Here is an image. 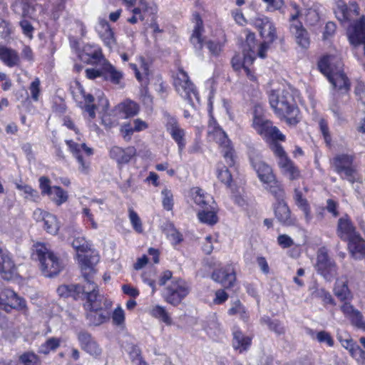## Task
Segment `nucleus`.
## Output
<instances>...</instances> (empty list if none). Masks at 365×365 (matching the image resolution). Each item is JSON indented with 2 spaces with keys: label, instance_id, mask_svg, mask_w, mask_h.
Segmentation results:
<instances>
[{
  "label": "nucleus",
  "instance_id": "f3484780",
  "mask_svg": "<svg viewBox=\"0 0 365 365\" xmlns=\"http://www.w3.org/2000/svg\"><path fill=\"white\" fill-rule=\"evenodd\" d=\"M81 58L88 64L101 66L106 59L101 48L96 45L86 44L83 46Z\"/></svg>",
  "mask_w": 365,
  "mask_h": 365
},
{
  "label": "nucleus",
  "instance_id": "2eb2a0df",
  "mask_svg": "<svg viewBox=\"0 0 365 365\" xmlns=\"http://www.w3.org/2000/svg\"><path fill=\"white\" fill-rule=\"evenodd\" d=\"M274 214L277 221L283 226H293L296 224V217L292 216L291 210L285 201L273 204Z\"/></svg>",
  "mask_w": 365,
  "mask_h": 365
},
{
  "label": "nucleus",
  "instance_id": "09e8293b",
  "mask_svg": "<svg viewBox=\"0 0 365 365\" xmlns=\"http://www.w3.org/2000/svg\"><path fill=\"white\" fill-rule=\"evenodd\" d=\"M73 247L78 252H86L91 250V245L83 237H76L72 242Z\"/></svg>",
  "mask_w": 365,
  "mask_h": 365
},
{
  "label": "nucleus",
  "instance_id": "a19ab883",
  "mask_svg": "<svg viewBox=\"0 0 365 365\" xmlns=\"http://www.w3.org/2000/svg\"><path fill=\"white\" fill-rule=\"evenodd\" d=\"M334 294L341 301L349 299L351 293L347 282L337 280L334 287Z\"/></svg>",
  "mask_w": 365,
  "mask_h": 365
},
{
  "label": "nucleus",
  "instance_id": "a211bd4d",
  "mask_svg": "<svg viewBox=\"0 0 365 365\" xmlns=\"http://www.w3.org/2000/svg\"><path fill=\"white\" fill-rule=\"evenodd\" d=\"M211 278L215 282L221 284L225 288L232 287L236 279L234 269L230 265L214 270Z\"/></svg>",
  "mask_w": 365,
  "mask_h": 365
},
{
  "label": "nucleus",
  "instance_id": "e2e57ef3",
  "mask_svg": "<svg viewBox=\"0 0 365 365\" xmlns=\"http://www.w3.org/2000/svg\"><path fill=\"white\" fill-rule=\"evenodd\" d=\"M217 178L222 182L227 185H230L232 182V175L225 166L218 168Z\"/></svg>",
  "mask_w": 365,
  "mask_h": 365
},
{
  "label": "nucleus",
  "instance_id": "c85d7f7f",
  "mask_svg": "<svg viewBox=\"0 0 365 365\" xmlns=\"http://www.w3.org/2000/svg\"><path fill=\"white\" fill-rule=\"evenodd\" d=\"M259 28L260 35L264 38V41L271 44L277 39L276 28L268 18H264L261 20Z\"/></svg>",
  "mask_w": 365,
  "mask_h": 365
},
{
  "label": "nucleus",
  "instance_id": "393cba45",
  "mask_svg": "<svg viewBox=\"0 0 365 365\" xmlns=\"http://www.w3.org/2000/svg\"><path fill=\"white\" fill-rule=\"evenodd\" d=\"M193 20L195 21V26L190 41L197 50H201L203 46L202 38H201L202 33L204 31L202 20L198 13L193 14Z\"/></svg>",
  "mask_w": 365,
  "mask_h": 365
},
{
  "label": "nucleus",
  "instance_id": "de8ad7c7",
  "mask_svg": "<svg viewBox=\"0 0 365 365\" xmlns=\"http://www.w3.org/2000/svg\"><path fill=\"white\" fill-rule=\"evenodd\" d=\"M128 212L129 219L133 229L138 233H142L143 232V224L138 213L133 208H129Z\"/></svg>",
  "mask_w": 365,
  "mask_h": 365
},
{
  "label": "nucleus",
  "instance_id": "473e14b6",
  "mask_svg": "<svg viewBox=\"0 0 365 365\" xmlns=\"http://www.w3.org/2000/svg\"><path fill=\"white\" fill-rule=\"evenodd\" d=\"M252 339L244 336L240 331H235L233 333L232 345L235 349L239 350L241 353L247 350L251 345Z\"/></svg>",
  "mask_w": 365,
  "mask_h": 365
},
{
  "label": "nucleus",
  "instance_id": "9b49d317",
  "mask_svg": "<svg viewBox=\"0 0 365 365\" xmlns=\"http://www.w3.org/2000/svg\"><path fill=\"white\" fill-rule=\"evenodd\" d=\"M85 286V294L80 299H86L84 307L86 310L90 312H98L103 308L102 301L103 297L98 293V288L93 281L86 282Z\"/></svg>",
  "mask_w": 365,
  "mask_h": 365
},
{
  "label": "nucleus",
  "instance_id": "79ce46f5",
  "mask_svg": "<svg viewBox=\"0 0 365 365\" xmlns=\"http://www.w3.org/2000/svg\"><path fill=\"white\" fill-rule=\"evenodd\" d=\"M246 40L245 43L243 45L242 52L243 57L245 56L246 54L252 53L254 54V57H255V35L254 33L250 32L249 31H246Z\"/></svg>",
  "mask_w": 365,
  "mask_h": 365
},
{
  "label": "nucleus",
  "instance_id": "f8f14e48",
  "mask_svg": "<svg viewBox=\"0 0 365 365\" xmlns=\"http://www.w3.org/2000/svg\"><path fill=\"white\" fill-rule=\"evenodd\" d=\"M334 14L336 19L344 24L350 22L359 14V8L356 1H350L346 4L343 0H337Z\"/></svg>",
  "mask_w": 365,
  "mask_h": 365
},
{
  "label": "nucleus",
  "instance_id": "c03bdc74",
  "mask_svg": "<svg viewBox=\"0 0 365 365\" xmlns=\"http://www.w3.org/2000/svg\"><path fill=\"white\" fill-rule=\"evenodd\" d=\"M16 188L21 190L26 194L25 198L32 200L34 202H38L40 200V195L36 190L33 189L28 185H19L16 184Z\"/></svg>",
  "mask_w": 365,
  "mask_h": 365
},
{
  "label": "nucleus",
  "instance_id": "ddd939ff",
  "mask_svg": "<svg viewBox=\"0 0 365 365\" xmlns=\"http://www.w3.org/2000/svg\"><path fill=\"white\" fill-rule=\"evenodd\" d=\"M79 266L85 282L93 281L96 273V265L98 263L99 255L93 252L91 255H78Z\"/></svg>",
  "mask_w": 365,
  "mask_h": 365
},
{
  "label": "nucleus",
  "instance_id": "2f4dec72",
  "mask_svg": "<svg viewBox=\"0 0 365 365\" xmlns=\"http://www.w3.org/2000/svg\"><path fill=\"white\" fill-rule=\"evenodd\" d=\"M161 227L163 233L166 235L173 245H178L183 240L182 235L176 229L172 222H165Z\"/></svg>",
  "mask_w": 365,
  "mask_h": 365
},
{
  "label": "nucleus",
  "instance_id": "774afa93",
  "mask_svg": "<svg viewBox=\"0 0 365 365\" xmlns=\"http://www.w3.org/2000/svg\"><path fill=\"white\" fill-rule=\"evenodd\" d=\"M87 318L89 319L90 322L94 325H99L105 322L107 319V316L103 314H98L97 312H91L87 314Z\"/></svg>",
  "mask_w": 365,
  "mask_h": 365
},
{
  "label": "nucleus",
  "instance_id": "c9c22d12",
  "mask_svg": "<svg viewBox=\"0 0 365 365\" xmlns=\"http://www.w3.org/2000/svg\"><path fill=\"white\" fill-rule=\"evenodd\" d=\"M48 196L58 206L65 203L68 199V192L60 186H53L51 194Z\"/></svg>",
  "mask_w": 365,
  "mask_h": 365
},
{
  "label": "nucleus",
  "instance_id": "13d9d810",
  "mask_svg": "<svg viewBox=\"0 0 365 365\" xmlns=\"http://www.w3.org/2000/svg\"><path fill=\"white\" fill-rule=\"evenodd\" d=\"M228 314L230 315L240 314L242 317H247L245 307L239 299L232 303L231 308L228 309Z\"/></svg>",
  "mask_w": 365,
  "mask_h": 365
},
{
  "label": "nucleus",
  "instance_id": "5701e85b",
  "mask_svg": "<svg viewBox=\"0 0 365 365\" xmlns=\"http://www.w3.org/2000/svg\"><path fill=\"white\" fill-rule=\"evenodd\" d=\"M252 166L262 182L266 184L271 183L276 178L272 168L264 162L259 160H255L252 162Z\"/></svg>",
  "mask_w": 365,
  "mask_h": 365
},
{
  "label": "nucleus",
  "instance_id": "7c9ffc66",
  "mask_svg": "<svg viewBox=\"0 0 365 365\" xmlns=\"http://www.w3.org/2000/svg\"><path fill=\"white\" fill-rule=\"evenodd\" d=\"M103 66V78L106 81H109L113 84H120L123 77L122 72L118 71L107 60L101 65Z\"/></svg>",
  "mask_w": 365,
  "mask_h": 365
},
{
  "label": "nucleus",
  "instance_id": "0e129e2a",
  "mask_svg": "<svg viewBox=\"0 0 365 365\" xmlns=\"http://www.w3.org/2000/svg\"><path fill=\"white\" fill-rule=\"evenodd\" d=\"M143 14L140 16V19L143 21L147 16L150 17L151 20H155L156 19V14L158 11L157 6L155 4L148 5L145 4L143 6Z\"/></svg>",
  "mask_w": 365,
  "mask_h": 365
},
{
  "label": "nucleus",
  "instance_id": "39448f33",
  "mask_svg": "<svg viewBox=\"0 0 365 365\" xmlns=\"http://www.w3.org/2000/svg\"><path fill=\"white\" fill-rule=\"evenodd\" d=\"M257 109L255 110L252 125L257 133L267 142L285 141L286 137L279 130L273 126L272 121L257 115Z\"/></svg>",
  "mask_w": 365,
  "mask_h": 365
},
{
  "label": "nucleus",
  "instance_id": "f704fd0d",
  "mask_svg": "<svg viewBox=\"0 0 365 365\" xmlns=\"http://www.w3.org/2000/svg\"><path fill=\"white\" fill-rule=\"evenodd\" d=\"M194 202L202 210L205 209V207H212L215 205L213 198L208 194H205L202 189L197 188L195 195L194 196Z\"/></svg>",
  "mask_w": 365,
  "mask_h": 365
},
{
  "label": "nucleus",
  "instance_id": "052dcab7",
  "mask_svg": "<svg viewBox=\"0 0 365 365\" xmlns=\"http://www.w3.org/2000/svg\"><path fill=\"white\" fill-rule=\"evenodd\" d=\"M39 187L43 195H48L51 194L53 187L51 186V180L46 176H42L39 178Z\"/></svg>",
  "mask_w": 365,
  "mask_h": 365
},
{
  "label": "nucleus",
  "instance_id": "7ed1b4c3",
  "mask_svg": "<svg viewBox=\"0 0 365 365\" xmlns=\"http://www.w3.org/2000/svg\"><path fill=\"white\" fill-rule=\"evenodd\" d=\"M332 60L333 56H331L322 58L318 63L319 69L327 77L334 88L347 91L349 89L350 83L344 73L341 70V63H339L338 68L334 69L331 66Z\"/></svg>",
  "mask_w": 365,
  "mask_h": 365
},
{
  "label": "nucleus",
  "instance_id": "58836bf2",
  "mask_svg": "<svg viewBox=\"0 0 365 365\" xmlns=\"http://www.w3.org/2000/svg\"><path fill=\"white\" fill-rule=\"evenodd\" d=\"M15 264L8 252L0 256V273L12 274Z\"/></svg>",
  "mask_w": 365,
  "mask_h": 365
},
{
  "label": "nucleus",
  "instance_id": "e433bc0d",
  "mask_svg": "<svg viewBox=\"0 0 365 365\" xmlns=\"http://www.w3.org/2000/svg\"><path fill=\"white\" fill-rule=\"evenodd\" d=\"M61 342V340L59 338L50 337L39 346L38 352L48 355L51 351H56L60 346Z\"/></svg>",
  "mask_w": 365,
  "mask_h": 365
},
{
  "label": "nucleus",
  "instance_id": "5fc2aeb1",
  "mask_svg": "<svg viewBox=\"0 0 365 365\" xmlns=\"http://www.w3.org/2000/svg\"><path fill=\"white\" fill-rule=\"evenodd\" d=\"M320 19L319 14L317 9L309 8L307 10L305 14V21L311 26L316 25Z\"/></svg>",
  "mask_w": 365,
  "mask_h": 365
},
{
  "label": "nucleus",
  "instance_id": "72a5a7b5",
  "mask_svg": "<svg viewBox=\"0 0 365 365\" xmlns=\"http://www.w3.org/2000/svg\"><path fill=\"white\" fill-rule=\"evenodd\" d=\"M197 217L200 222L210 225L216 224L218 221L215 205L205 207V209L198 212Z\"/></svg>",
  "mask_w": 365,
  "mask_h": 365
},
{
  "label": "nucleus",
  "instance_id": "0eeeda50",
  "mask_svg": "<svg viewBox=\"0 0 365 365\" xmlns=\"http://www.w3.org/2000/svg\"><path fill=\"white\" fill-rule=\"evenodd\" d=\"M190 291V288L185 281L180 278L173 279L165 288L164 298L168 303L178 306L187 296Z\"/></svg>",
  "mask_w": 365,
  "mask_h": 365
},
{
  "label": "nucleus",
  "instance_id": "8fccbe9b",
  "mask_svg": "<svg viewBox=\"0 0 365 365\" xmlns=\"http://www.w3.org/2000/svg\"><path fill=\"white\" fill-rule=\"evenodd\" d=\"M99 34L105 45L108 48H111L115 44L114 33L111 28L105 31H100Z\"/></svg>",
  "mask_w": 365,
  "mask_h": 365
},
{
  "label": "nucleus",
  "instance_id": "a18cd8bd",
  "mask_svg": "<svg viewBox=\"0 0 365 365\" xmlns=\"http://www.w3.org/2000/svg\"><path fill=\"white\" fill-rule=\"evenodd\" d=\"M121 110L125 114V118H129L138 114L139 106L133 101H127L121 104Z\"/></svg>",
  "mask_w": 365,
  "mask_h": 365
},
{
  "label": "nucleus",
  "instance_id": "49530a36",
  "mask_svg": "<svg viewBox=\"0 0 365 365\" xmlns=\"http://www.w3.org/2000/svg\"><path fill=\"white\" fill-rule=\"evenodd\" d=\"M262 321L268 326L271 331H274L277 334L281 335L284 334V327L279 320L271 319L269 317H264Z\"/></svg>",
  "mask_w": 365,
  "mask_h": 365
},
{
  "label": "nucleus",
  "instance_id": "864d4df0",
  "mask_svg": "<svg viewBox=\"0 0 365 365\" xmlns=\"http://www.w3.org/2000/svg\"><path fill=\"white\" fill-rule=\"evenodd\" d=\"M19 360L24 365H40L38 356L34 353H24L20 356Z\"/></svg>",
  "mask_w": 365,
  "mask_h": 365
},
{
  "label": "nucleus",
  "instance_id": "6e6552de",
  "mask_svg": "<svg viewBox=\"0 0 365 365\" xmlns=\"http://www.w3.org/2000/svg\"><path fill=\"white\" fill-rule=\"evenodd\" d=\"M211 132L213 133L216 141L220 144L221 153L226 163L230 167L234 166L235 163V150L226 133L218 125H215Z\"/></svg>",
  "mask_w": 365,
  "mask_h": 365
},
{
  "label": "nucleus",
  "instance_id": "4c0bfd02",
  "mask_svg": "<svg viewBox=\"0 0 365 365\" xmlns=\"http://www.w3.org/2000/svg\"><path fill=\"white\" fill-rule=\"evenodd\" d=\"M268 190L274 197L276 202L284 201L285 192L282 184L274 178L271 183H268Z\"/></svg>",
  "mask_w": 365,
  "mask_h": 365
},
{
  "label": "nucleus",
  "instance_id": "bb28decb",
  "mask_svg": "<svg viewBox=\"0 0 365 365\" xmlns=\"http://www.w3.org/2000/svg\"><path fill=\"white\" fill-rule=\"evenodd\" d=\"M0 60L10 68L19 66L21 63L19 53L6 46H0Z\"/></svg>",
  "mask_w": 365,
  "mask_h": 365
},
{
  "label": "nucleus",
  "instance_id": "603ef678",
  "mask_svg": "<svg viewBox=\"0 0 365 365\" xmlns=\"http://www.w3.org/2000/svg\"><path fill=\"white\" fill-rule=\"evenodd\" d=\"M269 143L270 144L271 150L278 158V162H281L284 158H289L282 146L278 143V141H270Z\"/></svg>",
  "mask_w": 365,
  "mask_h": 365
},
{
  "label": "nucleus",
  "instance_id": "412c9836",
  "mask_svg": "<svg viewBox=\"0 0 365 365\" xmlns=\"http://www.w3.org/2000/svg\"><path fill=\"white\" fill-rule=\"evenodd\" d=\"M290 32L294 36L295 41L302 48H308L310 45V38L308 31L304 29L301 21L291 24Z\"/></svg>",
  "mask_w": 365,
  "mask_h": 365
},
{
  "label": "nucleus",
  "instance_id": "4be33fe9",
  "mask_svg": "<svg viewBox=\"0 0 365 365\" xmlns=\"http://www.w3.org/2000/svg\"><path fill=\"white\" fill-rule=\"evenodd\" d=\"M336 234L343 241H349L358 233L350 220L345 217L339 219Z\"/></svg>",
  "mask_w": 365,
  "mask_h": 365
},
{
  "label": "nucleus",
  "instance_id": "338daca9",
  "mask_svg": "<svg viewBox=\"0 0 365 365\" xmlns=\"http://www.w3.org/2000/svg\"><path fill=\"white\" fill-rule=\"evenodd\" d=\"M349 319L354 327L365 331V321L359 310L358 312H355V314Z\"/></svg>",
  "mask_w": 365,
  "mask_h": 365
},
{
  "label": "nucleus",
  "instance_id": "4468645a",
  "mask_svg": "<svg viewBox=\"0 0 365 365\" xmlns=\"http://www.w3.org/2000/svg\"><path fill=\"white\" fill-rule=\"evenodd\" d=\"M349 41L351 45H364L365 55V18L360 17L358 20L351 23L346 31Z\"/></svg>",
  "mask_w": 365,
  "mask_h": 365
},
{
  "label": "nucleus",
  "instance_id": "680f3d73",
  "mask_svg": "<svg viewBox=\"0 0 365 365\" xmlns=\"http://www.w3.org/2000/svg\"><path fill=\"white\" fill-rule=\"evenodd\" d=\"M132 68L135 71L136 78L142 83L147 85L148 83V68L146 66H143V73L142 74L135 64H131Z\"/></svg>",
  "mask_w": 365,
  "mask_h": 365
},
{
  "label": "nucleus",
  "instance_id": "f257e3e1",
  "mask_svg": "<svg viewBox=\"0 0 365 365\" xmlns=\"http://www.w3.org/2000/svg\"><path fill=\"white\" fill-rule=\"evenodd\" d=\"M269 99L271 107L279 118L284 119L289 125H296L299 122V108L289 91H272Z\"/></svg>",
  "mask_w": 365,
  "mask_h": 365
},
{
  "label": "nucleus",
  "instance_id": "a878e982",
  "mask_svg": "<svg viewBox=\"0 0 365 365\" xmlns=\"http://www.w3.org/2000/svg\"><path fill=\"white\" fill-rule=\"evenodd\" d=\"M34 215L36 216L39 215L42 216V221L43 222V227L47 232L55 235L59 230V225L56 217L48 212H43L41 209H37L34 212Z\"/></svg>",
  "mask_w": 365,
  "mask_h": 365
},
{
  "label": "nucleus",
  "instance_id": "6e6d98bb",
  "mask_svg": "<svg viewBox=\"0 0 365 365\" xmlns=\"http://www.w3.org/2000/svg\"><path fill=\"white\" fill-rule=\"evenodd\" d=\"M78 339L80 342L81 349L83 350L89 346L91 342L95 341L91 334L86 331H81L78 334Z\"/></svg>",
  "mask_w": 365,
  "mask_h": 365
},
{
  "label": "nucleus",
  "instance_id": "bf43d9fd",
  "mask_svg": "<svg viewBox=\"0 0 365 365\" xmlns=\"http://www.w3.org/2000/svg\"><path fill=\"white\" fill-rule=\"evenodd\" d=\"M163 199V206L166 210H172L173 207V194L170 190L168 189H164L161 192Z\"/></svg>",
  "mask_w": 365,
  "mask_h": 365
},
{
  "label": "nucleus",
  "instance_id": "6ab92c4d",
  "mask_svg": "<svg viewBox=\"0 0 365 365\" xmlns=\"http://www.w3.org/2000/svg\"><path fill=\"white\" fill-rule=\"evenodd\" d=\"M1 305H9L11 308L26 311V302L24 299L19 297L13 290L5 289L1 293Z\"/></svg>",
  "mask_w": 365,
  "mask_h": 365
},
{
  "label": "nucleus",
  "instance_id": "dca6fc26",
  "mask_svg": "<svg viewBox=\"0 0 365 365\" xmlns=\"http://www.w3.org/2000/svg\"><path fill=\"white\" fill-rule=\"evenodd\" d=\"M137 150L133 146L123 148L119 146H113L109 150V156L115 160L118 165L128 164L136 155Z\"/></svg>",
  "mask_w": 365,
  "mask_h": 365
},
{
  "label": "nucleus",
  "instance_id": "4d7b16f0",
  "mask_svg": "<svg viewBox=\"0 0 365 365\" xmlns=\"http://www.w3.org/2000/svg\"><path fill=\"white\" fill-rule=\"evenodd\" d=\"M319 343H325L331 347L334 345V341L330 333L326 331H320L316 333L314 337Z\"/></svg>",
  "mask_w": 365,
  "mask_h": 365
},
{
  "label": "nucleus",
  "instance_id": "69168bd1",
  "mask_svg": "<svg viewBox=\"0 0 365 365\" xmlns=\"http://www.w3.org/2000/svg\"><path fill=\"white\" fill-rule=\"evenodd\" d=\"M349 352L351 355L359 361L365 359V351L356 344H351Z\"/></svg>",
  "mask_w": 365,
  "mask_h": 365
},
{
  "label": "nucleus",
  "instance_id": "423d86ee",
  "mask_svg": "<svg viewBox=\"0 0 365 365\" xmlns=\"http://www.w3.org/2000/svg\"><path fill=\"white\" fill-rule=\"evenodd\" d=\"M174 86L178 93L187 100L192 107L195 108L193 98L197 103L200 101V98L194 84L189 79L187 73L182 68L179 69L178 76L174 79Z\"/></svg>",
  "mask_w": 365,
  "mask_h": 365
},
{
  "label": "nucleus",
  "instance_id": "f03ea898",
  "mask_svg": "<svg viewBox=\"0 0 365 365\" xmlns=\"http://www.w3.org/2000/svg\"><path fill=\"white\" fill-rule=\"evenodd\" d=\"M34 247L33 257L39 261L42 274L46 277L58 275L63 267L59 258L43 243H36Z\"/></svg>",
  "mask_w": 365,
  "mask_h": 365
},
{
  "label": "nucleus",
  "instance_id": "cd10ccee",
  "mask_svg": "<svg viewBox=\"0 0 365 365\" xmlns=\"http://www.w3.org/2000/svg\"><path fill=\"white\" fill-rule=\"evenodd\" d=\"M348 242L349 250L354 258L361 259L365 256V240L359 234H357Z\"/></svg>",
  "mask_w": 365,
  "mask_h": 365
},
{
  "label": "nucleus",
  "instance_id": "b1692460",
  "mask_svg": "<svg viewBox=\"0 0 365 365\" xmlns=\"http://www.w3.org/2000/svg\"><path fill=\"white\" fill-rule=\"evenodd\" d=\"M277 163L282 175L287 177L290 180H296L301 177L299 168L290 158H284Z\"/></svg>",
  "mask_w": 365,
  "mask_h": 365
},
{
  "label": "nucleus",
  "instance_id": "20e7f679",
  "mask_svg": "<svg viewBox=\"0 0 365 365\" xmlns=\"http://www.w3.org/2000/svg\"><path fill=\"white\" fill-rule=\"evenodd\" d=\"M354 155L341 153L330 160V164L341 179L346 180L351 184L356 181V170L354 165Z\"/></svg>",
  "mask_w": 365,
  "mask_h": 365
},
{
  "label": "nucleus",
  "instance_id": "aec40b11",
  "mask_svg": "<svg viewBox=\"0 0 365 365\" xmlns=\"http://www.w3.org/2000/svg\"><path fill=\"white\" fill-rule=\"evenodd\" d=\"M85 285L80 284H62L57 288L59 297L68 298L72 297L75 300L80 299L85 294Z\"/></svg>",
  "mask_w": 365,
  "mask_h": 365
},
{
  "label": "nucleus",
  "instance_id": "37998d69",
  "mask_svg": "<svg viewBox=\"0 0 365 365\" xmlns=\"http://www.w3.org/2000/svg\"><path fill=\"white\" fill-rule=\"evenodd\" d=\"M151 314L154 317L160 319L168 325L172 324V319L163 307L159 305L155 306L153 308Z\"/></svg>",
  "mask_w": 365,
  "mask_h": 365
},
{
  "label": "nucleus",
  "instance_id": "3c124183",
  "mask_svg": "<svg viewBox=\"0 0 365 365\" xmlns=\"http://www.w3.org/2000/svg\"><path fill=\"white\" fill-rule=\"evenodd\" d=\"M255 59V57H254V54L250 53L246 54L245 57H243V61H242V68L244 69L246 75L251 81H255L256 77L252 73V71L248 68L249 65H251L254 60Z\"/></svg>",
  "mask_w": 365,
  "mask_h": 365
},
{
  "label": "nucleus",
  "instance_id": "1a4fd4ad",
  "mask_svg": "<svg viewBox=\"0 0 365 365\" xmlns=\"http://www.w3.org/2000/svg\"><path fill=\"white\" fill-rule=\"evenodd\" d=\"M163 116L165 120V128L172 138L178 144L180 152L185 148L186 145L185 131L182 128L175 116L171 115L168 112H164Z\"/></svg>",
  "mask_w": 365,
  "mask_h": 365
},
{
  "label": "nucleus",
  "instance_id": "c756f323",
  "mask_svg": "<svg viewBox=\"0 0 365 365\" xmlns=\"http://www.w3.org/2000/svg\"><path fill=\"white\" fill-rule=\"evenodd\" d=\"M293 199L297 207L303 212L306 222L307 223L310 222L312 218L311 207L308 200L303 196L299 189H294Z\"/></svg>",
  "mask_w": 365,
  "mask_h": 365
},
{
  "label": "nucleus",
  "instance_id": "9d476101",
  "mask_svg": "<svg viewBox=\"0 0 365 365\" xmlns=\"http://www.w3.org/2000/svg\"><path fill=\"white\" fill-rule=\"evenodd\" d=\"M316 267L327 280L331 281L337 274V267L324 249H320L317 254Z\"/></svg>",
  "mask_w": 365,
  "mask_h": 365
},
{
  "label": "nucleus",
  "instance_id": "ea45409f",
  "mask_svg": "<svg viewBox=\"0 0 365 365\" xmlns=\"http://www.w3.org/2000/svg\"><path fill=\"white\" fill-rule=\"evenodd\" d=\"M66 143L69 148L70 151L73 153L74 156H76L81 153V149L84 150L88 156H91L93 155V149L88 148L85 143L78 144L74 142L72 140H66Z\"/></svg>",
  "mask_w": 365,
  "mask_h": 365
}]
</instances>
